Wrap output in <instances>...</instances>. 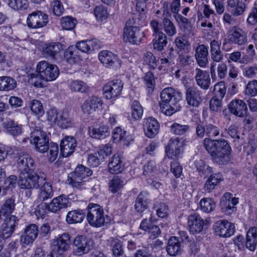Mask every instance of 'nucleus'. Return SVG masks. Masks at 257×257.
<instances>
[{
  "label": "nucleus",
  "instance_id": "1",
  "mask_svg": "<svg viewBox=\"0 0 257 257\" xmlns=\"http://www.w3.org/2000/svg\"><path fill=\"white\" fill-rule=\"evenodd\" d=\"M203 145L214 162L223 165L229 161L231 148L224 139L205 138L203 140Z\"/></svg>",
  "mask_w": 257,
  "mask_h": 257
},
{
  "label": "nucleus",
  "instance_id": "2",
  "mask_svg": "<svg viewBox=\"0 0 257 257\" xmlns=\"http://www.w3.org/2000/svg\"><path fill=\"white\" fill-rule=\"evenodd\" d=\"M40 180L46 181V175L43 174L40 177L35 173H22L20 174L18 183L21 189H38L42 184Z\"/></svg>",
  "mask_w": 257,
  "mask_h": 257
},
{
  "label": "nucleus",
  "instance_id": "3",
  "mask_svg": "<svg viewBox=\"0 0 257 257\" xmlns=\"http://www.w3.org/2000/svg\"><path fill=\"white\" fill-rule=\"evenodd\" d=\"M87 208V219L89 224L95 227L103 226L105 223V218L102 207L97 204L91 203Z\"/></svg>",
  "mask_w": 257,
  "mask_h": 257
},
{
  "label": "nucleus",
  "instance_id": "4",
  "mask_svg": "<svg viewBox=\"0 0 257 257\" xmlns=\"http://www.w3.org/2000/svg\"><path fill=\"white\" fill-rule=\"evenodd\" d=\"M36 70L37 72L41 74V77L48 81L55 80L60 74L56 65L46 61H40L37 65Z\"/></svg>",
  "mask_w": 257,
  "mask_h": 257
},
{
  "label": "nucleus",
  "instance_id": "5",
  "mask_svg": "<svg viewBox=\"0 0 257 257\" xmlns=\"http://www.w3.org/2000/svg\"><path fill=\"white\" fill-rule=\"evenodd\" d=\"M73 253L76 255L87 254L93 248V242L83 235L76 236L73 242Z\"/></svg>",
  "mask_w": 257,
  "mask_h": 257
},
{
  "label": "nucleus",
  "instance_id": "6",
  "mask_svg": "<svg viewBox=\"0 0 257 257\" xmlns=\"http://www.w3.org/2000/svg\"><path fill=\"white\" fill-rule=\"evenodd\" d=\"M30 142L35 145L36 149L41 153H45L49 149V139L45 132L36 129L30 135Z\"/></svg>",
  "mask_w": 257,
  "mask_h": 257
},
{
  "label": "nucleus",
  "instance_id": "7",
  "mask_svg": "<svg viewBox=\"0 0 257 257\" xmlns=\"http://www.w3.org/2000/svg\"><path fill=\"white\" fill-rule=\"evenodd\" d=\"M103 101L102 99L96 96L89 97L82 105L83 114L86 116L93 117L97 110L102 108Z\"/></svg>",
  "mask_w": 257,
  "mask_h": 257
},
{
  "label": "nucleus",
  "instance_id": "8",
  "mask_svg": "<svg viewBox=\"0 0 257 257\" xmlns=\"http://www.w3.org/2000/svg\"><path fill=\"white\" fill-rule=\"evenodd\" d=\"M48 22V15L40 11H36L29 14L27 20L28 26L36 29L45 27Z\"/></svg>",
  "mask_w": 257,
  "mask_h": 257
},
{
  "label": "nucleus",
  "instance_id": "9",
  "mask_svg": "<svg viewBox=\"0 0 257 257\" xmlns=\"http://www.w3.org/2000/svg\"><path fill=\"white\" fill-rule=\"evenodd\" d=\"M123 87V83L120 79L113 80L103 87V95L108 99L115 98L121 94Z\"/></svg>",
  "mask_w": 257,
  "mask_h": 257
},
{
  "label": "nucleus",
  "instance_id": "10",
  "mask_svg": "<svg viewBox=\"0 0 257 257\" xmlns=\"http://www.w3.org/2000/svg\"><path fill=\"white\" fill-rule=\"evenodd\" d=\"M215 234L222 237H229L234 233L235 226L226 220L218 221L213 225Z\"/></svg>",
  "mask_w": 257,
  "mask_h": 257
},
{
  "label": "nucleus",
  "instance_id": "11",
  "mask_svg": "<svg viewBox=\"0 0 257 257\" xmlns=\"http://www.w3.org/2000/svg\"><path fill=\"white\" fill-rule=\"evenodd\" d=\"M185 98L189 105L197 107L202 102L203 92L196 86L189 87L186 90Z\"/></svg>",
  "mask_w": 257,
  "mask_h": 257
},
{
  "label": "nucleus",
  "instance_id": "12",
  "mask_svg": "<svg viewBox=\"0 0 257 257\" xmlns=\"http://www.w3.org/2000/svg\"><path fill=\"white\" fill-rule=\"evenodd\" d=\"M184 150V144L179 138H171L166 147L167 156L171 159L177 158L182 154Z\"/></svg>",
  "mask_w": 257,
  "mask_h": 257
},
{
  "label": "nucleus",
  "instance_id": "13",
  "mask_svg": "<svg viewBox=\"0 0 257 257\" xmlns=\"http://www.w3.org/2000/svg\"><path fill=\"white\" fill-rule=\"evenodd\" d=\"M227 38L230 43L238 46H243L247 41V37L245 31L237 26L232 27L228 31Z\"/></svg>",
  "mask_w": 257,
  "mask_h": 257
},
{
  "label": "nucleus",
  "instance_id": "14",
  "mask_svg": "<svg viewBox=\"0 0 257 257\" xmlns=\"http://www.w3.org/2000/svg\"><path fill=\"white\" fill-rule=\"evenodd\" d=\"M238 203V198L233 197V195L226 192L221 197L220 206L222 212L227 215H230L234 211V206Z\"/></svg>",
  "mask_w": 257,
  "mask_h": 257
},
{
  "label": "nucleus",
  "instance_id": "15",
  "mask_svg": "<svg viewBox=\"0 0 257 257\" xmlns=\"http://www.w3.org/2000/svg\"><path fill=\"white\" fill-rule=\"evenodd\" d=\"M19 219L15 215L5 217L2 225V234L3 238L10 237L15 231L18 225Z\"/></svg>",
  "mask_w": 257,
  "mask_h": 257
},
{
  "label": "nucleus",
  "instance_id": "16",
  "mask_svg": "<svg viewBox=\"0 0 257 257\" xmlns=\"http://www.w3.org/2000/svg\"><path fill=\"white\" fill-rule=\"evenodd\" d=\"M228 109L231 113L239 117H244L248 113L247 105L241 99H234L231 100L228 104Z\"/></svg>",
  "mask_w": 257,
  "mask_h": 257
},
{
  "label": "nucleus",
  "instance_id": "17",
  "mask_svg": "<svg viewBox=\"0 0 257 257\" xmlns=\"http://www.w3.org/2000/svg\"><path fill=\"white\" fill-rule=\"evenodd\" d=\"M144 32L142 31L140 27H135L132 29L123 30V39L133 45H139L144 37Z\"/></svg>",
  "mask_w": 257,
  "mask_h": 257
},
{
  "label": "nucleus",
  "instance_id": "18",
  "mask_svg": "<svg viewBox=\"0 0 257 257\" xmlns=\"http://www.w3.org/2000/svg\"><path fill=\"white\" fill-rule=\"evenodd\" d=\"M99 61L105 66L119 67L121 65V61L118 56L111 51L102 50L98 54Z\"/></svg>",
  "mask_w": 257,
  "mask_h": 257
},
{
  "label": "nucleus",
  "instance_id": "19",
  "mask_svg": "<svg viewBox=\"0 0 257 257\" xmlns=\"http://www.w3.org/2000/svg\"><path fill=\"white\" fill-rule=\"evenodd\" d=\"M161 101L178 103L181 100L182 93L172 87L164 88L160 93Z\"/></svg>",
  "mask_w": 257,
  "mask_h": 257
},
{
  "label": "nucleus",
  "instance_id": "20",
  "mask_svg": "<svg viewBox=\"0 0 257 257\" xmlns=\"http://www.w3.org/2000/svg\"><path fill=\"white\" fill-rule=\"evenodd\" d=\"M17 166L21 171V173L34 171L35 169L34 160L28 154H24L18 158Z\"/></svg>",
  "mask_w": 257,
  "mask_h": 257
},
{
  "label": "nucleus",
  "instance_id": "21",
  "mask_svg": "<svg viewBox=\"0 0 257 257\" xmlns=\"http://www.w3.org/2000/svg\"><path fill=\"white\" fill-rule=\"evenodd\" d=\"M70 238L68 233L60 234L57 238L53 239L52 247L64 254V252L70 248Z\"/></svg>",
  "mask_w": 257,
  "mask_h": 257
},
{
  "label": "nucleus",
  "instance_id": "22",
  "mask_svg": "<svg viewBox=\"0 0 257 257\" xmlns=\"http://www.w3.org/2000/svg\"><path fill=\"white\" fill-rule=\"evenodd\" d=\"M204 220L197 213L190 214L188 217V226L192 233H200L203 228Z\"/></svg>",
  "mask_w": 257,
  "mask_h": 257
},
{
  "label": "nucleus",
  "instance_id": "23",
  "mask_svg": "<svg viewBox=\"0 0 257 257\" xmlns=\"http://www.w3.org/2000/svg\"><path fill=\"white\" fill-rule=\"evenodd\" d=\"M38 233V226L31 224L25 228L23 234L21 236V241L28 245L32 244L37 238Z\"/></svg>",
  "mask_w": 257,
  "mask_h": 257
},
{
  "label": "nucleus",
  "instance_id": "24",
  "mask_svg": "<svg viewBox=\"0 0 257 257\" xmlns=\"http://www.w3.org/2000/svg\"><path fill=\"white\" fill-rule=\"evenodd\" d=\"M76 146V140L70 136H66L60 143V150L64 157L71 155L75 151Z\"/></svg>",
  "mask_w": 257,
  "mask_h": 257
},
{
  "label": "nucleus",
  "instance_id": "25",
  "mask_svg": "<svg viewBox=\"0 0 257 257\" xmlns=\"http://www.w3.org/2000/svg\"><path fill=\"white\" fill-rule=\"evenodd\" d=\"M68 203V198L66 195L62 194L52 200L48 205V209L52 212L56 213L62 209L67 208Z\"/></svg>",
  "mask_w": 257,
  "mask_h": 257
},
{
  "label": "nucleus",
  "instance_id": "26",
  "mask_svg": "<svg viewBox=\"0 0 257 257\" xmlns=\"http://www.w3.org/2000/svg\"><path fill=\"white\" fill-rule=\"evenodd\" d=\"M195 79L196 84L202 89L207 90L211 84V79L209 73L200 68L195 70Z\"/></svg>",
  "mask_w": 257,
  "mask_h": 257
},
{
  "label": "nucleus",
  "instance_id": "27",
  "mask_svg": "<svg viewBox=\"0 0 257 257\" xmlns=\"http://www.w3.org/2000/svg\"><path fill=\"white\" fill-rule=\"evenodd\" d=\"M109 171L111 174L121 173L124 168L123 158L121 154L117 153L113 155L108 165Z\"/></svg>",
  "mask_w": 257,
  "mask_h": 257
},
{
  "label": "nucleus",
  "instance_id": "28",
  "mask_svg": "<svg viewBox=\"0 0 257 257\" xmlns=\"http://www.w3.org/2000/svg\"><path fill=\"white\" fill-rule=\"evenodd\" d=\"M160 124L158 121L152 117L145 119L144 130L145 135L149 138L154 137L159 132Z\"/></svg>",
  "mask_w": 257,
  "mask_h": 257
},
{
  "label": "nucleus",
  "instance_id": "29",
  "mask_svg": "<svg viewBox=\"0 0 257 257\" xmlns=\"http://www.w3.org/2000/svg\"><path fill=\"white\" fill-rule=\"evenodd\" d=\"M3 127L7 134L14 137L19 136L23 133L22 125L10 118L6 119L3 123Z\"/></svg>",
  "mask_w": 257,
  "mask_h": 257
},
{
  "label": "nucleus",
  "instance_id": "30",
  "mask_svg": "<svg viewBox=\"0 0 257 257\" xmlns=\"http://www.w3.org/2000/svg\"><path fill=\"white\" fill-rule=\"evenodd\" d=\"M208 47L204 44L199 45L196 48L195 57L200 67H205L208 63Z\"/></svg>",
  "mask_w": 257,
  "mask_h": 257
},
{
  "label": "nucleus",
  "instance_id": "31",
  "mask_svg": "<svg viewBox=\"0 0 257 257\" xmlns=\"http://www.w3.org/2000/svg\"><path fill=\"white\" fill-rule=\"evenodd\" d=\"M166 250L171 256H176L181 253L182 247L178 237L172 236L169 238L166 246Z\"/></svg>",
  "mask_w": 257,
  "mask_h": 257
},
{
  "label": "nucleus",
  "instance_id": "32",
  "mask_svg": "<svg viewBox=\"0 0 257 257\" xmlns=\"http://www.w3.org/2000/svg\"><path fill=\"white\" fill-rule=\"evenodd\" d=\"M149 193L146 191L140 193L135 200V209L139 213H142L146 210L148 207Z\"/></svg>",
  "mask_w": 257,
  "mask_h": 257
},
{
  "label": "nucleus",
  "instance_id": "33",
  "mask_svg": "<svg viewBox=\"0 0 257 257\" xmlns=\"http://www.w3.org/2000/svg\"><path fill=\"white\" fill-rule=\"evenodd\" d=\"M40 186L38 194V199L40 201H44L51 198L54 196V190L52 185L46 181Z\"/></svg>",
  "mask_w": 257,
  "mask_h": 257
},
{
  "label": "nucleus",
  "instance_id": "34",
  "mask_svg": "<svg viewBox=\"0 0 257 257\" xmlns=\"http://www.w3.org/2000/svg\"><path fill=\"white\" fill-rule=\"evenodd\" d=\"M257 245V227H250L246 233V247L249 250H255Z\"/></svg>",
  "mask_w": 257,
  "mask_h": 257
},
{
  "label": "nucleus",
  "instance_id": "35",
  "mask_svg": "<svg viewBox=\"0 0 257 257\" xmlns=\"http://www.w3.org/2000/svg\"><path fill=\"white\" fill-rule=\"evenodd\" d=\"M85 214L83 210L77 209L69 211L66 215V220L68 224H75L83 221Z\"/></svg>",
  "mask_w": 257,
  "mask_h": 257
},
{
  "label": "nucleus",
  "instance_id": "36",
  "mask_svg": "<svg viewBox=\"0 0 257 257\" xmlns=\"http://www.w3.org/2000/svg\"><path fill=\"white\" fill-rule=\"evenodd\" d=\"M227 5L231 9V14L234 17L242 15L246 9L244 3L240 0H228Z\"/></svg>",
  "mask_w": 257,
  "mask_h": 257
},
{
  "label": "nucleus",
  "instance_id": "37",
  "mask_svg": "<svg viewBox=\"0 0 257 257\" xmlns=\"http://www.w3.org/2000/svg\"><path fill=\"white\" fill-rule=\"evenodd\" d=\"M89 134L92 138L102 140L109 136V128L105 125H102L99 127L90 128Z\"/></svg>",
  "mask_w": 257,
  "mask_h": 257
},
{
  "label": "nucleus",
  "instance_id": "38",
  "mask_svg": "<svg viewBox=\"0 0 257 257\" xmlns=\"http://www.w3.org/2000/svg\"><path fill=\"white\" fill-rule=\"evenodd\" d=\"M159 105L161 111L167 116H171L180 110V105L178 103L165 102L160 101Z\"/></svg>",
  "mask_w": 257,
  "mask_h": 257
},
{
  "label": "nucleus",
  "instance_id": "39",
  "mask_svg": "<svg viewBox=\"0 0 257 257\" xmlns=\"http://www.w3.org/2000/svg\"><path fill=\"white\" fill-rule=\"evenodd\" d=\"M106 244L111 248L113 254L115 257H120L123 254L124 251L122 243L118 239L110 237L107 240Z\"/></svg>",
  "mask_w": 257,
  "mask_h": 257
},
{
  "label": "nucleus",
  "instance_id": "40",
  "mask_svg": "<svg viewBox=\"0 0 257 257\" xmlns=\"http://www.w3.org/2000/svg\"><path fill=\"white\" fill-rule=\"evenodd\" d=\"M15 199L13 197L7 199L0 208V218L12 215L11 214L15 208Z\"/></svg>",
  "mask_w": 257,
  "mask_h": 257
},
{
  "label": "nucleus",
  "instance_id": "41",
  "mask_svg": "<svg viewBox=\"0 0 257 257\" xmlns=\"http://www.w3.org/2000/svg\"><path fill=\"white\" fill-rule=\"evenodd\" d=\"M126 182V180L120 176H114L109 183L110 191L115 193L120 190Z\"/></svg>",
  "mask_w": 257,
  "mask_h": 257
},
{
  "label": "nucleus",
  "instance_id": "42",
  "mask_svg": "<svg viewBox=\"0 0 257 257\" xmlns=\"http://www.w3.org/2000/svg\"><path fill=\"white\" fill-rule=\"evenodd\" d=\"M198 174L204 178H206L212 172V169L203 160H196L194 162Z\"/></svg>",
  "mask_w": 257,
  "mask_h": 257
},
{
  "label": "nucleus",
  "instance_id": "43",
  "mask_svg": "<svg viewBox=\"0 0 257 257\" xmlns=\"http://www.w3.org/2000/svg\"><path fill=\"white\" fill-rule=\"evenodd\" d=\"M17 86L16 81L10 76L0 77V90L9 91Z\"/></svg>",
  "mask_w": 257,
  "mask_h": 257
},
{
  "label": "nucleus",
  "instance_id": "44",
  "mask_svg": "<svg viewBox=\"0 0 257 257\" xmlns=\"http://www.w3.org/2000/svg\"><path fill=\"white\" fill-rule=\"evenodd\" d=\"M228 62H233L240 64H246L248 62V58L246 56H241V52L236 51L225 55Z\"/></svg>",
  "mask_w": 257,
  "mask_h": 257
},
{
  "label": "nucleus",
  "instance_id": "45",
  "mask_svg": "<svg viewBox=\"0 0 257 257\" xmlns=\"http://www.w3.org/2000/svg\"><path fill=\"white\" fill-rule=\"evenodd\" d=\"M170 131L175 135H185L190 132V126L187 124H181L177 122H174L171 125Z\"/></svg>",
  "mask_w": 257,
  "mask_h": 257
},
{
  "label": "nucleus",
  "instance_id": "46",
  "mask_svg": "<svg viewBox=\"0 0 257 257\" xmlns=\"http://www.w3.org/2000/svg\"><path fill=\"white\" fill-rule=\"evenodd\" d=\"M162 25L165 34L168 37H173L177 33L175 25L168 18H164L162 20Z\"/></svg>",
  "mask_w": 257,
  "mask_h": 257
},
{
  "label": "nucleus",
  "instance_id": "47",
  "mask_svg": "<svg viewBox=\"0 0 257 257\" xmlns=\"http://www.w3.org/2000/svg\"><path fill=\"white\" fill-rule=\"evenodd\" d=\"M200 209L204 212L209 213L214 210L216 207V203L210 198H203L199 202Z\"/></svg>",
  "mask_w": 257,
  "mask_h": 257
},
{
  "label": "nucleus",
  "instance_id": "48",
  "mask_svg": "<svg viewBox=\"0 0 257 257\" xmlns=\"http://www.w3.org/2000/svg\"><path fill=\"white\" fill-rule=\"evenodd\" d=\"M155 38L152 43L154 48L158 51H162L167 44V38L165 33L154 36Z\"/></svg>",
  "mask_w": 257,
  "mask_h": 257
},
{
  "label": "nucleus",
  "instance_id": "49",
  "mask_svg": "<svg viewBox=\"0 0 257 257\" xmlns=\"http://www.w3.org/2000/svg\"><path fill=\"white\" fill-rule=\"evenodd\" d=\"M63 49L62 45L58 42H53L49 44L44 50L45 54L48 56L54 57Z\"/></svg>",
  "mask_w": 257,
  "mask_h": 257
},
{
  "label": "nucleus",
  "instance_id": "50",
  "mask_svg": "<svg viewBox=\"0 0 257 257\" xmlns=\"http://www.w3.org/2000/svg\"><path fill=\"white\" fill-rule=\"evenodd\" d=\"M131 116L134 120H139L143 114V108L140 102L135 100L131 104Z\"/></svg>",
  "mask_w": 257,
  "mask_h": 257
},
{
  "label": "nucleus",
  "instance_id": "51",
  "mask_svg": "<svg viewBox=\"0 0 257 257\" xmlns=\"http://www.w3.org/2000/svg\"><path fill=\"white\" fill-rule=\"evenodd\" d=\"M69 86L71 90L80 93H87L89 87L84 82L78 80H73L70 82Z\"/></svg>",
  "mask_w": 257,
  "mask_h": 257
},
{
  "label": "nucleus",
  "instance_id": "52",
  "mask_svg": "<svg viewBox=\"0 0 257 257\" xmlns=\"http://www.w3.org/2000/svg\"><path fill=\"white\" fill-rule=\"evenodd\" d=\"M104 161L103 157L97 151L91 153L87 156V163L89 166L93 167L98 166Z\"/></svg>",
  "mask_w": 257,
  "mask_h": 257
},
{
  "label": "nucleus",
  "instance_id": "53",
  "mask_svg": "<svg viewBox=\"0 0 257 257\" xmlns=\"http://www.w3.org/2000/svg\"><path fill=\"white\" fill-rule=\"evenodd\" d=\"M86 181L87 180L83 178L82 177L78 176L74 173L69 174L67 179L68 183L72 187L76 188H78L83 185Z\"/></svg>",
  "mask_w": 257,
  "mask_h": 257
},
{
  "label": "nucleus",
  "instance_id": "54",
  "mask_svg": "<svg viewBox=\"0 0 257 257\" xmlns=\"http://www.w3.org/2000/svg\"><path fill=\"white\" fill-rule=\"evenodd\" d=\"M76 19L71 16H66L62 17L61 19V25L62 28L66 30H71L77 24Z\"/></svg>",
  "mask_w": 257,
  "mask_h": 257
},
{
  "label": "nucleus",
  "instance_id": "55",
  "mask_svg": "<svg viewBox=\"0 0 257 257\" xmlns=\"http://www.w3.org/2000/svg\"><path fill=\"white\" fill-rule=\"evenodd\" d=\"M57 124L62 128H66L72 125L71 119L66 112L59 114V118Z\"/></svg>",
  "mask_w": 257,
  "mask_h": 257
},
{
  "label": "nucleus",
  "instance_id": "56",
  "mask_svg": "<svg viewBox=\"0 0 257 257\" xmlns=\"http://www.w3.org/2000/svg\"><path fill=\"white\" fill-rule=\"evenodd\" d=\"M154 208L159 217L164 218L167 216L168 208L164 202L156 201L154 205Z\"/></svg>",
  "mask_w": 257,
  "mask_h": 257
},
{
  "label": "nucleus",
  "instance_id": "57",
  "mask_svg": "<svg viewBox=\"0 0 257 257\" xmlns=\"http://www.w3.org/2000/svg\"><path fill=\"white\" fill-rule=\"evenodd\" d=\"M94 15L98 21L105 20L108 16L106 9L103 6H98L94 9Z\"/></svg>",
  "mask_w": 257,
  "mask_h": 257
},
{
  "label": "nucleus",
  "instance_id": "58",
  "mask_svg": "<svg viewBox=\"0 0 257 257\" xmlns=\"http://www.w3.org/2000/svg\"><path fill=\"white\" fill-rule=\"evenodd\" d=\"M8 5L15 10H23L28 8L27 0H9Z\"/></svg>",
  "mask_w": 257,
  "mask_h": 257
},
{
  "label": "nucleus",
  "instance_id": "59",
  "mask_svg": "<svg viewBox=\"0 0 257 257\" xmlns=\"http://www.w3.org/2000/svg\"><path fill=\"white\" fill-rule=\"evenodd\" d=\"M29 79L31 83L37 88H41L44 86V82L46 81L41 77V74L36 71V73H31L29 75Z\"/></svg>",
  "mask_w": 257,
  "mask_h": 257
},
{
  "label": "nucleus",
  "instance_id": "60",
  "mask_svg": "<svg viewBox=\"0 0 257 257\" xmlns=\"http://www.w3.org/2000/svg\"><path fill=\"white\" fill-rule=\"evenodd\" d=\"M175 43L176 47L180 51L187 50L190 49V44L188 40L185 37H177L175 40Z\"/></svg>",
  "mask_w": 257,
  "mask_h": 257
},
{
  "label": "nucleus",
  "instance_id": "61",
  "mask_svg": "<svg viewBox=\"0 0 257 257\" xmlns=\"http://www.w3.org/2000/svg\"><path fill=\"white\" fill-rule=\"evenodd\" d=\"M206 136L207 138H213L216 137L220 134V129L216 125L211 123H206Z\"/></svg>",
  "mask_w": 257,
  "mask_h": 257
},
{
  "label": "nucleus",
  "instance_id": "62",
  "mask_svg": "<svg viewBox=\"0 0 257 257\" xmlns=\"http://www.w3.org/2000/svg\"><path fill=\"white\" fill-rule=\"evenodd\" d=\"M17 177L15 175H11L6 179L3 183V187L4 190H6L7 192L8 191H12L14 189L17 184Z\"/></svg>",
  "mask_w": 257,
  "mask_h": 257
},
{
  "label": "nucleus",
  "instance_id": "63",
  "mask_svg": "<svg viewBox=\"0 0 257 257\" xmlns=\"http://www.w3.org/2000/svg\"><path fill=\"white\" fill-rule=\"evenodd\" d=\"M73 173L78 176L82 177L83 178L86 180L89 176L91 175L92 171L88 168L82 165H80L75 168V171Z\"/></svg>",
  "mask_w": 257,
  "mask_h": 257
},
{
  "label": "nucleus",
  "instance_id": "64",
  "mask_svg": "<svg viewBox=\"0 0 257 257\" xmlns=\"http://www.w3.org/2000/svg\"><path fill=\"white\" fill-rule=\"evenodd\" d=\"M245 93L250 96L257 95V80L249 81L245 88Z\"/></svg>",
  "mask_w": 257,
  "mask_h": 257
}]
</instances>
